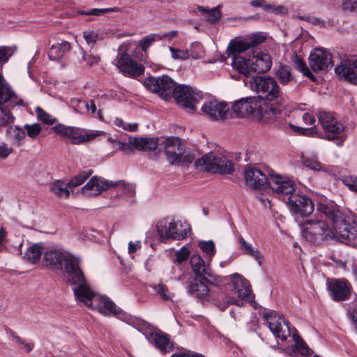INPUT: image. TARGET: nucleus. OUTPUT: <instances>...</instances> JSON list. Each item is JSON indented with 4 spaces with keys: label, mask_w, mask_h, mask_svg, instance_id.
<instances>
[{
    "label": "nucleus",
    "mask_w": 357,
    "mask_h": 357,
    "mask_svg": "<svg viewBox=\"0 0 357 357\" xmlns=\"http://www.w3.org/2000/svg\"><path fill=\"white\" fill-rule=\"evenodd\" d=\"M172 98H174L177 104L181 106L195 111V105L200 100L202 96L195 92L190 86L180 84L174 89Z\"/></svg>",
    "instance_id": "4468645a"
},
{
    "label": "nucleus",
    "mask_w": 357,
    "mask_h": 357,
    "mask_svg": "<svg viewBox=\"0 0 357 357\" xmlns=\"http://www.w3.org/2000/svg\"><path fill=\"white\" fill-rule=\"evenodd\" d=\"M251 69L253 73H264L268 72L272 66L271 56L268 53L255 51L251 56Z\"/></svg>",
    "instance_id": "b1692460"
},
{
    "label": "nucleus",
    "mask_w": 357,
    "mask_h": 357,
    "mask_svg": "<svg viewBox=\"0 0 357 357\" xmlns=\"http://www.w3.org/2000/svg\"><path fill=\"white\" fill-rule=\"evenodd\" d=\"M68 188V183L66 184L61 180H57L52 183L50 190L59 197L68 198L70 196V191Z\"/></svg>",
    "instance_id": "c9c22d12"
},
{
    "label": "nucleus",
    "mask_w": 357,
    "mask_h": 357,
    "mask_svg": "<svg viewBox=\"0 0 357 357\" xmlns=\"http://www.w3.org/2000/svg\"><path fill=\"white\" fill-rule=\"evenodd\" d=\"M150 337L155 347L162 354L169 353L173 350L174 343L169 340L168 335L163 332L151 333Z\"/></svg>",
    "instance_id": "cd10ccee"
},
{
    "label": "nucleus",
    "mask_w": 357,
    "mask_h": 357,
    "mask_svg": "<svg viewBox=\"0 0 357 357\" xmlns=\"http://www.w3.org/2000/svg\"><path fill=\"white\" fill-rule=\"evenodd\" d=\"M342 8L344 11L357 13V1L342 0Z\"/></svg>",
    "instance_id": "5fc2aeb1"
},
{
    "label": "nucleus",
    "mask_w": 357,
    "mask_h": 357,
    "mask_svg": "<svg viewBox=\"0 0 357 357\" xmlns=\"http://www.w3.org/2000/svg\"><path fill=\"white\" fill-rule=\"evenodd\" d=\"M10 50V47H0V63H4L8 61L9 59L8 52Z\"/></svg>",
    "instance_id": "338daca9"
},
{
    "label": "nucleus",
    "mask_w": 357,
    "mask_h": 357,
    "mask_svg": "<svg viewBox=\"0 0 357 357\" xmlns=\"http://www.w3.org/2000/svg\"><path fill=\"white\" fill-rule=\"evenodd\" d=\"M190 256V252L188 248L185 246L181 248L180 250L175 252V259L173 262L175 264H182L183 262L188 260Z\"/></svg>",
    "instance_id": "de8ad7c7"
},
{
    "label": "nucleus",
    "mask_w": 357,
    "mask_h": 357,
    "mask_svg": "<svg viewBox=\"0 0 357 357\" xmlns=\"http://www.w3.org/2000/svg\"><path fill=\"white\" fill-rule=\"evenodd\" d=\"M198 245L210 257L215 254V244L213 241H200Z\"/></svg>",
    "instance_id": "09e8293b"
},
{
    "label": "nucleus",
    "mask_w": 357,
    "mask_h": 357,
    "mask_svg": "<svg viewBox=\"0 0 357 357\" xmlns=\"http://www.w3.org/2000/svg\"><path fill=\"white\" fill-rule=\"evenodd\" d=\"M317 213L331 221L333 227L339 235V241L352 246L357 245V222L342 213L335 204L319 203Z\"/></svg>",
    "instance_id": "7ed1b4c3"
},
{
    "label": "nucleus",
    "mask_w": 357,
    "mask_h": 357,
    "mask_svg": "<svg viewBox=\"0 0 357 357\" xmlns=\"http://www.w3.org/2000/svg\"><path fill=\"white\" fill-rule=\"evenodd\" d=\"M245 84L257 93L254 96L269 119L277 117L285 106L281 97L282 93L278 82L270 76H252Z\"/></svg>",
    "instance_id": "f03ea898"
},
{
    "label": "nucleus",
    "mask_w": 357,
    "mask_h": 357,
    "mask_svg": "<svg viewBox=\"0 0 357 357\" xmlns=\"http://www.w3.org/2000/svg\"><path fill=\"white\" fill-rule=\"evenodd\" d=\"M164 153L172 165L188 166L195 157L178 137H169L163 142Z\"/></svg>",
    "instance_id": "423d86ee"
},
{
    "label": "nucleus",
    "mask_w": 357,
    "mask_h": 357,
    "mask_svg": "<svg viewBox=\"0 0 357 357\" xmlns=\"http://www.w3.org/2000/svg\"><path fill=\"white\" fill-rule=\"evenodd\" d=\"M119 70L126 76L136 78L144 73V66L131 59L126 52L121 54L116 64Z\"/></svg>",
    "instance_id": "aec40b11"
},
{
    "label": "nucleus",
    "mask_w": 357,
    "mask_h": 357,
    "mask_svg": "<svg viewBox=\"0 0 357 357\" xmlns=\"http://www.w3.org/2000/svg\"><path fill=\"white\" fill-rule=\"evenodd\" d=\"M220 8V6L211 9L201 6H197V9L205 15L206 20L212 23L217 22L221 17L222 13Z\"/></svg>",
    "instance_id": "f704fd0d"
},
{
    "label": "nucleus",
    "mask_w": 357,
    "mask_h": 357,
    "mask_svg": "<svg viewBox=\"0 0 357 357\" xmlns=\"http://www.w3.org/2000/svg\"><path fill=\"white\" fill-rule=\"evenodd\" d=\"M238 242L240 243L241 249L245 255L253 257L256 261H257L259 265L261 266L262 264L263 256L260 253L259 250L255 248L250 243L246 242L242 236L238 238Z\"/></svg>",
    "instance_id": "473e14b6"
},
{
    "label": "nucleus",
    "mask_w": 357,
    "mask_h": 357,
    "mask_svg": "<svg viewBox=\"0 0 357 357\" xmlns=\"http://www.w3.org/2000/svg\"><path fill=\"white\" fill-rule=\"evenodd\" d=\"M335 72L348 82L357 85V55L346 56L335 68Z\"/></svg>",
    "instance_id": "6ab92c4d"
},
{
    "label": "nucleus",
    "mask_w": 357,
    "mask_h": 357,
    "mask_svg": "<svg viewBox=\"0 0 357 357\" xmlns=\"http://www.w3.org/2000/svg\"><path fill=\"white\" fill-rule=\"evenodd\" d=\"M116 143L117 149L119 150H121L127 153H130L133 152L134 147L132 146V144H130L129 142H128V143H126V142H116Z\"/></svg>",
    "instance_id": "0e129e2a"
},
{
    "label": "nucleus",
    "mask_w": 357,
    "mask_h": 357,
    "mask_svg": "<svg viewBox=\"0 0 357 357\" xmlns=\"http://www.w3.org/2000/svg\"><path fill=\"white\" fill-rule=\"evenodd\" d=\"M83 35L88 44L95 43L98 38V34L93 31H84Z\"/></svg>",
    "instance_id": "e2e57ef3"
},
{
    "label": "nucleus",
    "mask_w": 357,
    "mask_h": 357,
    "mask_svg": "<svg viewBox=\"0 0 357 357\" xmlns=\"http://www.w3.org/2000/svg\"><path fill=\"white\" fill-rule=\"evenodd\" d=\"M12 152V148L8 147L5 144H0V157L1 158H7Z\"/></svg>",
    "instance_id": "774afa93"
},
{
    "label": "nucleus",
    "mask_w": 357,
    "mask_h": 357,
    "mask_svg": "<svg viewBox=\"0 0 357 357\" xmlns=\"http://www.w3.org/2000/svg\"><path fill=\"white\" fill-rule=\"evenodd\" d=\"M268 186L279 198L286 202V197L294 194L295 183L289 178L276 174H268Z\"/></svg>",
    "instance_id": "2eb2a0df"
},
{
    "label": "nucleus",
    "mask_w": 357,
    "mask_h": 357,
    "mask_svg": "<svg viewBox=\"0 0 357 357\" xmlns=\"http://www.w3.org/2000/svg\"><path fill=\"white\" fill-rule=\"evenodd\" d=\"M70 49V45L66 41L54 44L48 51V57L52 61H58L65 56Z\"/></svg>",
    "instance_id": "c756f323"
},
{
    "label": "nucleus",
    "mask_w": 357,
    "mask_h": 357,
    "mask_svg": "<svg viewBox=\"0 0 357 357\" xmlns=\"http://www.w3.org/2000/svg\"><path fill=\"white\" fill-rule=\"evenodd\" d=\"M70 106L77 113L81 114L89 112V103L79 98H71Z\"/></svg>",
    "instance_id": "ea45409f"
},
{
    "label": "nucleus",
    "mask_w": 357,
    "mask_h": 357,
    "mask_svg": "<svg viewBox=\"0 0 357 357\" xmlns=\"http://www.w3.org/2000/svg\"><path fill=\"white\" fill-rule=\"evenodd\" d=\"M245 185L254 190L266 189L269 184V177L260 169L254 166H246L244 169Z\"/></svg>",
    "instance_id": "f3484780"
},
{
    "label": "nucleus",
    "mask_w": 357,
    "mask_h": 357,
    "mask_svg": "<svg viewBox=\"0 0 357 357\" xmlns=\"http://www.w3.org/2000/svg\"><path fill=\"white\" fill-rule=\"evenodd\" d=\"M110 188H116L118 190L121 191L122 194L127 195L130 198L134 197L135 194V187L132 184L126 183L122 181L116 182L109 181L96 176H93L82 188V191L87 196L91 197L98 195L102 191L107 190Z\"/></svg>",
    "instance_id": "6e6552de"
},
{
    "label": "nucleus",
    "mask_w": 357,
    "mask_h": 357,
    "mask_svg": "<svg viewBox=\"0 0 357 357\" xmlns=\"http://www.w3.org/2000/svg\"><path fill=\"white\" fill-rule=\"evenodd\" d=\"M291 61L295 65L296 68H298L305 76L307 77L311 80H315V76L311 73L310 69L306 66L303 60L297 54H294L291 57Z\"/></svg>",
    "instance_id": "e433bc0d"
},
{
    "label": "nucleus",
    "mask_w": 357,
    "mask_h": 357,
    "mask_svg": "<svg viewBox=\"0 0 357 357\" xmlns=\"http://www.w3.org/2000/svg\"><path fill=\"white\" fill-rule=\"evenodd\" d=\"M263 318L276 337L284 341L291 335L290 323L283 317L280 316L275 311L264 313Z\"/></svg>",
    "instance_id": "ddd939ff"
},
{
    "label": "nucleus",
    "mask_w": 357,
    "mask_h": 357,
    "mask_svg": "<svg viewBox=\"0 0 357 357\" xmlns=\"http://www.w3.org/2000/svg\"><path fill=\"white\" fill-rule=\"evenodd\" d=\"M328 289L335 301L347 300L351 294L349 283L345 280L331 279L327 280Z\"/></svg>",
    "instance_id": "5701e85b"
},
{
    "label": "nucleus",
    "mask_w": 357,
    "mask_h": 357,
    "mask_svg": "<svg viewBox=\"0 0 357 357\" xmlns=\"http://www.w3.org/2000/svg\"><path fill=\"white\" fill-rule=\"evenodd\" d=\"M43 260L47 266L64 271L78 302L105 315L118 316L121 313V309L109 298L97 294L91 289L80 268L78 257L59 250H50L44 252Z\"/></svg>",
    "instance_id": "f257e3e1"
},
{
    "label": "nucleus",
    "mask_w": 357,
    "mask_h": 357,
    "mask_svg": "<svg viewBox=\"0 0 357 357\" xmlns=\"http://www.w3.org/2000/svg\"><path fill=\"white\" fill-rule=\"evenodd\" d=\"M250 48L248 40H236L231 42L228 46L227 52L229 56H242L241 53L245 52Z\"/></svg>",
    "instance_id": "72a5a7b5"
},
{
    "label": "nucleus",
    "mask_w": 357,
    "mask_h": 357,
    "mask_svg": "<svg viewBox=\"0 0 357 357\" xmlns=\"http://www.w3.org/2000/svg\"><path fill=\"white\" fill-rule=\"evenodd\" d=\"M92 169H88L81 172L79 174L75 176L68 183V187L73 189L81 185L91 174Z\"/></svg>",
    "instance_id": "4c0bfd02"
},
{
    "label": "nucleus",
    "mask_w": 357,
    "mask_h": 357,
    "mask_svg": "<svg viewBox=\"0 0 357 357\" xmlns=\"http://www.w3.org/2000/svg\"><path fill=\"white\" fill-rule=\"evenodd\" d=\"M265 40L266 37L264 36L261 34H255L248 40V43L251 48L262 43Z\"/></svg>",
    "instance_id": "bf43d9fd"
},
{
    "label": "nucleus",
    "mask_w": 357,
    "mask_h": 357,
    "mask_svg": "<svg viewBox=\"0 0 357 357\" xmlns=\"http://www.w3.org/2000/svg\"><path fill=\"white\" fill-rule=\"evenodd\" d=\"M303 234L306 241L315 245L337 242L339 235L326 221L310 219L303 223Z\"/></svg>",
    "instance_id": "20e7f679"
},
{
    "label": "nucleus",
    "mask_w": 357,
    "mask_h": 357,
    "mask_svg": "<svg viewBox=\"0 0 357 357\" xmlns=\"http://www.w3.org/2000/svg\"><path fill=\"white\" fill-rule=\"evenodd\" d=\"M24 128L27 132L29 137L31 138L36 137L41 132V126L38 123H33L32 125L26 124Z\"/></svg>",
    "instance_id": "603ef678"
},
{
    "label": "nucleus",
    "mask_w": 357,
    "mask_h": 357,
    "mask_svg": "<svg viewBox=\"0 0 357 357\" xmlns=\"http://www.w3.org/2000/svg\"><path fill=\"white\" fill-rule=\"evenodd\" d=\"M155 40H158L156 33L146 36L139 41V47L143 52H146L151 44Z\"/></svg>",
    "instance_id": "8fccbe9b"
},
{
    "label": "nucleus",
    "mask_w": 357,
    "mask_h": 357,
    "mask_svg": "<svg viewBox=\"0 0 357 357\" xmlns=\"http://www.w3.org/2000/svg\"><path fill=\"white\" fill-rule=\"evenodd\" d=\"M54 132L61 136L67 138L70 126H65L63 124H57L52 128Z\"/></svg>",
    "instance_id": "052dcab7"
},
{
    "label": "nucleus",
    "mask_w": 357,
    "mask_h": 357,
    "mask_svg": "<svg viewBox=\"0 0 357 357\" xmlns=\"http://www.w3.org/2000/svg\"><path fill=\"white\" fill-rule=\"evenodd\" d=\"M82 59L89 66L97 64L100 61V57L98 56H96L91 52L89 54L83 52Z\"/></svg>",
    "instance_id": "4d7b16f0"
},
{
    "label": "nucleus",
    "mask_w": 357,
    "mask_h": 357,
    "mask_svg": "<svg viewBox=\"0 0 357 357\" xmlns=\"http://www.w3.org/2000/svg\"><path fill=\"white\" fill-rule=\"evenodd\" d=\"M292 115H293V116H298V117L301 116L303 123L306 126L312 125L315 122L314 116L310 113L306 112V113L301 114V113L300 112H295L293 113Z\"/></svg>",
    "instance_id": "864d4df0"
},
{
    "label": "nucleus",
    "mask_w": 357,
    "mask_h": 357,
    "mask_svg": "<svg viewBox=\"0 0 357 357\" xmlns=\"http://www.w3.org/2000/svg\"><path fill=\"white\" fill-rule=\"evenodd\" d=\"M303 163L305 166L314 171H319L321 168L320 162L312 158H304L303 159Z\"/></svg>",
    "instance_id": "6e6d98bb"
},
{
    "label": "nucleus",
    "mask_w": 357,
    "mask_h": 357,
    "mask_svg": "<svg viewBox=\"0 0 357 357\" xmlns=\"http://www.w3.org/2000/svg\"><path fill=\"white\" fill-rule=\"evenodd\" d=\"M251 56L245 58L243 56H235L232 58L231 66L240 75L245 78L252 77L253 70L251 69Z\"/></svg>",
    "instance_id": "c85d7f7f"
},
{
    "label": "nucleus",
    "mask_w": 357,
    "mask_h": 357,
    "mask_svg": "<svg viewBox=\"0 0 357 357\" xmlns=\"http://www.w3.org/2000/svg\"><path fill=\"white\" fill-rule=\"evenodd\" d=\"M35 112L37 114L38 119L40 121H41L43 123L47 125H53L54 123L56 122V119L55 117L47 113L40 107H37L35 109Z\"/></svg>",
    "instance_id": "c03bdc74"
},
{
    "label": "nucleus",
    "mask_w": 357,
    "mask_h": 357,
    "mask_svg": "<svg viewBox=\"0 0 357 357\" xmlns=\"http://www.w3.org/2000/svg\"><path fill=\"white\" fill-rule=\"evenodd\" d=\"M3 105L0 104V130L3 128H7L14 121V117L11 112L3 108Z\"/></svg>",
    "instance_id": "a19ab883"
},
{
    "label": "nucleus",
    "mask_w": 357,
    "mask_h": 357,
    "mask_svg": "<svg viewBox=\"0 0 357 357\" xmlns=\"http://www.w3.org/2000/svg\"><path fill=\"white\" fill-rule=\"evenodd\" d=\"M344 183L352 190L357 192V178L356 177H346L344 179Z\"/></svg>",
    "instance_id": "69168bd1"
},
{
    "label": "nucleus",
    "mask_w": 357,
    "mask_h": 357,
    "mask_svg": "<svg viewBox=\"0 0 357 357\" xmlns=\"http://www.w3.org/2000/svg\"><path fill=\"white\" fill-rule=\"evenodd\" d=\"M188 50L190 52V58L191 57L193 59H200L203 56V47L202 44L198 42L192 43L190 49Z\"/></svg>",
    "instance_id": "49530a36"
},
{
    "label": "nucleus",
    "mask_w": 357,
    "mask_h": 357,
    "mask_svg": "<svg viewBox=\"0 0 357 357\" xmlns=\"http://www.w3.org/2000/svg\"><path fill=\"white\" fill-rule=\"evenodd\" d=\"M295 341V350L303 356L308 355L312 352L311 349L296 333L293 335Z\"/></svg>",
    "instance_id": "37998d69"
},
{
    "label": "nucleus",
    "mask_w": 357,
    "mask_h": 357,
    "mask_svg": "<svg viewBox=\"0 0 357 357\" xmlns=\"http://www.w3.org/2000/svg\"><path fill=\"white\" fill-rule=\"evenodd\" d=\"M178 35V31L176 30H172L168 32H160L156 33L158 37V40L167 39L168 40H171L172 38H175Z\"/></svg>",
    "instance_id": "680f3d73"
},
{
    "label": "nucleus",
    "mask_w": 357,
    "mask_h": 357,
    "mask_svg": "<svg viewBox=\"0 0 357 357\" xmlns=\"http://www.w3.org/2000/svg\"><path fill=\"white\" fill-rule=\"evenodd\" d=\"M214 281L211 279V282H206L202 278H193L188 282V293L199 299L205 298L209 292L208 284H213Z\"/></svg>",
    "instance_id": "393cba45"
},
{
    "label": "nucleus",
    "mask_w": 357,
    "mask_h": 357,
    "mask_svg": "<svg viewBox=\"0 0 357 357\" xmlns=\"http://www.w3.org/2000/svg\"><path fill=\"white\" fill-rule=\"evenodd\" d=\"M121 8L119 7H112L107 8H93L85 13V15L100 16L105 13L119 12Z\"/></svg>",
    "instance_id": "3c124183"
},
{
    "label": "nucleus",
    "mask_w": 357,
    "mask_h": 357,
    "mask_svg": "<svg viewBox=\"0 0 357 357\" xmlns=\"http://www.w3.org/2000/svg\"><path fill=\"white\" fill-rule=\"evenodd\" d=\"M275 76L282 86L296 84V81L291 73V68L281 65L275 70Z\"/></svg>",
    "instance_id": "7c9ffc66"
},
{
    "label": "nucleus",
    "mask_w": 357,
    "mask_h": 357,
    "mask_svg": "<svg viewBox=\"0 0 357 357\" xmlns=\"http://www.w3.org/2000/svg\"><path fill=\"white\" fill-rule=\"evenodd\" d=\"M171 52L172 58L175 60H186L190 58V52L188 50H183L173 47H169Z\"/></svg>",
    "instance_id": "a18cd8bd"
},
{
    "label": "nucleus",
    "mask_w": 357,
    "mask_h": 357,
    "mask_svg": "<svg viewBox=\"0 0 357 357\" xmlns=\"http://www.w3.org/2000/svg\"><path fill=\"white\" fill-rule=\"evenodd\" d=\"M319 122L325 131L324 137L328 140H335L338 146H341L344 141L342 132L344 126L338 122L330 112H320Z\"/></svg>",
    "instance_id": "9b49d317"
},
{
    "label": "nucleus",
    "mask_w": 357,
    "mask_h": 357,
    "mask_svg": "<svg viewBox=\"0 0 357 357\" xmlns=\"http://www.w3.org/2000/svg\"><path fill=\"white\" fill-rule=\"evenodd\" d=\"M151 287L154 290L155 294L163 300H169L172 296L167 286L162 283L152 284Z\"/></svg>",
    "instance_id": "79ce46f5"
},
{
    "label": "nucleus",
    "mask_w": 357,
    "mask_h": 357,
    "mask_svg": "<svg viewBox=\"0 0 357 357\" xmlns=\"http://www.w3.org/2000/svg\"><path fill=\"white\" fill-rule=\"evenodd\" d=\"M227 288L231 292L220 296L217 301V306L221 311L225 310L229 305L243 306L244 303L241 299L248 298L250 294L248 281L238 273L232 275L231 284H229Z\"/></svg>",
    "instance_id": "39448f33"
},
{
    "label": "nucleus",
    "mask_w": 357,
    "mask_h": 357,
    "mask_svg": "<svg viewBox=\"0 0 357 357\" xmlns=\"http://www.w3.org/2000/svg\"><path fill=\"white\" fill-rule=\"evenodd\" d=\"M144 86L165 100H170L176 86V83L167 75L148 77L144 81Z\"/></svg>",
    "instance_id": "f8f14e48"
},
{
    "label": "nucleus",
    "mask_w": 357,
    "mask_h": 357,
    "mask_svg": "<svg viewBox=\"0 0 357 357\" xmlns=\"http://www.w3.org/2000/svg\"><path fill=\"white\" fill-rule=\"evenodd\" d=\"M98 135V132H88L77 127L70 126L67 138L70 139L73 144H79L89 142Z\"/></svg>",
    "instance_id": "bb28decb"
},
{
    "label": "nucleus",
    "mask_w": 357,
    "mask_h": 357,
    "mask_svg": "<svg viewBox=\"0 0 357 357\" xmlns=\"http://www.w3.org/2000/svg\"><path fill=\"white\" fill-rule=\"evenodd\" d=\"M232 109L238 117L252 115L254 118L264 122L270 119L254 96L246 97L236 101L232 105Z\"/></svg>",
    "instance_id": "1a4fd4ad"
},
{
    "label": "nucleus",
    "mask_w": 357,
    "mask_h": 357,
    "mask_svg": "<svg viewBox=\"0 0 357 357\" xmlns=\"http://www.w3.org/2000/svg\"><path fill=\"white\" fill-rule=\"evenodd\" d=\"M43 252L44 248L42 243H35L27 248L24 259L31 264H36L39 261Z\"/></svg>",
    "instance_id": "2f4dec72"
},
{
    "label": "nucleus",
    "mask_w": 357,
    "mask_h": 357,
    "mask_svg": "<svg viewBox=\"0 0 357 357\" xmlns=\"http://www.w3.org/2000/svg\"><path fill=\"white\" fill-rule=\"evenodd\" d=\"M158 137H130L129 142L138 151H149L155 150L158 146Z\"/></svg>",
    "instance_id": "a878e982"
},
{
    "label": "nucleus",
    "mask_w": 357,
    "mask_h": 357,
    "mask_svg": "<svg viewBox=\"0 0 357 357\" xmlns=\"http://www.w3.org/2000/svg\"><path fill=\"white\" fill-rule=\"evenodd\" d=\"M191 268L197 277H199L206 282H211V279L214 282H220V277L213 274L208 265L199 255L194 254L190 259Z\"/></svg>",
    "instance_id": "412c9836"
},
{
    "label": "nucleus",
    "mask_w": 357,
    "mask_h": 357,
    "mask_svg": "<svg viewBox=\"0 0 357 357\" xmlns=\"http://www.w3.org/2000/svg\"><path fill=\"white\" fill-rule=\"evenodd\" d=\"M197 169L219 174H231L234 171V165L231 160L218 151H211L195 161Z\"/></svg>",
    "instance_id": "0eeeda50"
},
{
    "label": "nucleus",
    "mask_w": 357,
    "mask_h": 357,
    "mask_svg": "<svg viewBox=\"0 0 357 357\" xmlns=\"http://www.w3.org/2000/svg\"><path fill=\"white\" fill-rule=\"evenodd\" d=\"M157 231L161 238L181 240L188 236L190 226L181 221L174 220L169 221L168 218L159 220L156 225Z\"/></svg>",
    "instance_id": "9d476101"
},
{
    "label": "nucleus",
    "mask_w": 357,
    "mask_h": 357,
    "mask_svg": "<svg viewBox=\"0 0 357 357\" xmlns=\"http://www.w3.org/2000/svg\"><path fill=\"white\" fill-rule=\"evenodd\" d=\"M202 111L211 119L217 121L227 119L229 108L225 102L210 100L204 102Z\"/></svg>",
    "instance_id": "4be33fe9"
},
{
    "label": "nucleus",
    "mask_w": 357,
    "mask_h": 357,
    "mask_svg": "<svg viewBox=\"0 0 357 357\" xmlns=\"http://www.w3.org/2000/svg\"><path fill=\"white\" fill-rule=\"evenodd\" d=\"M290 211L301 217H307L314 211V204L307 197L294 193L287 197L286 201Z\"/></svg>",
    "instance_id": "dca6fc26"
},
{
    "label": "nucleus",
    "mask_w": 357,
    "mask_h": 357,
    "mask_svg": "<svg viewBox=\"0 0 357 357\" xmlns=\"http://www.w3.org/2000/svg\"><path fill=\"white\" fill-rule=\"evenodd\" d=\"M7 135L17 145H20L21 140L25 137V132L22 128L11 124L7 127Z\"/></svg>",
    "instance_id": "58836bf2"
},
{
    "label": "nucleus",
    "mask_w": 357,
    "mask_h": 357,
    "mask_svg": "<svg viewBox=\"0 0 357 357\" xmlns=\"http://www.w3.org/2000/svg\"><path fill=\"white\" fill-rule=\"evenodd\" d=\"M309 65L314 72H326L333 66L332 55L321 48H315L309 56Z\"/></svg>",
    "instance_id": "a211bd4d"
},
{
    "label": "nucleus",
    "mask_w": 357,
    "mask_h": 357,
    "mask_svg": "<svg viewBox=\"0 0 357 357\" xmlns=\"http://www.w3.org/2000/svg\"><path fill=\"white\" fill-rule=\"evenodd\" d=\"M264 10L274 14H282L287 13V8L283 6H275L273 4L266 3Z\"/></svg>",
    "instance_id": "13d9d810"
}]
</instances>
